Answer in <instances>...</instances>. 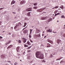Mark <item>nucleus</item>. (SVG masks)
I'll return each mask as SVG.
<instances>
[{
    "label": "nucleus",
    "instance_id": "obj_32",
    "mask_svg": "<svg viewBox=\"0 0 65 65\" xmlns=\"http://www.w3.org/2000/svg\"><path fill=\"white\" fill-rule=\"evenodd\" d=\"M24 46L25 47H28V45H26V44H25L24 45Z\"/></svg>",
    "mask_w": 65,
    "mask_h": 65
},
{
    "label": "nucleus",
    "instance_id": "obj_42",
    "mask_svg": "<svg viewBox=\"0 0 65 65\" xmlns=\"http://www.w3.org/2000/svg\"><path fill=\"white\" fill-rule=\"evenodd\" d=\"M41 46V48H43L44 46Z\"/></svg>",
    "mask_w": 65,
    "mask_h": 65
},
{
    "label": "nucleus",
    "instance_id": "obj_60",
    "mask_svg": "<svg viewBox=\"0 0 65 65\" xmlns=\"http://www.w3.org/2000/svg\"><path fill=\"white\" fill-rule=\"evenodd\" d=\"M42 36H43L44 35V34H42Z\"/></svg>",
    "mask_w": 65,
    "mask_h": 65
},
{
    "label": "nucleus",
    "instance_id": "obj_40",
    "mask_svg": "<svg viewBox=\"0 0 65 65\" xmlns=\"http://www.w3.org/2000/svg\"><path fill=\"white\" fill-rule=\"evenodd\" d=\"M63 37H65V33L64 34H63Z\"/></svg>",
    "mask_w": 65,
    "mask_h": 65
},
{
    "label": "nucleus",
    "instance_id": "obj_3",
    "mask_svg": "<svg viewBox=\"0 0 65 65\" xmlns=\"http://www.w3.org/2000/svg\"><path fill=\"white\" fill-rule=\"evenodd\" d=\"M32 8H28L27 9H26V11H32Z\"/></svg>",
    "mask_w": 65,
    "mask_h": 65
},
{
    "label": "nucleus",
    "instance_id": "obj_53",
    "mask_svg": "<svg viewBox=\"0 0 65 65\" xmlns=\"http://www.w3.org/2000/svg\"><path fill=\"white\" fill-rule=\"evenodd\" d=\"M25 52H24L23 53V55H25Z\"/></svg>",
    "mask_w": 65,
    "mask_h": 65
},
{
    "label": "nucleus",
    "instance_id": "obj_37",
    "mask_svg": "<svg viewBox=\"0 0 65 65\" xmlns=\"http://www.w3.org/2000/svg\"><path fill=\"white\" fill-rule=\"evenodd\" d=\"M57 13V11H55V12H54V13H55V14L56 13Z\"/></svg>",
    "mask_w": 65,
    "mask_h": 65
},
{
    "label": "nucleus",
    "instance_id": "obj_8",
    "mask_svg": "<svg viewBox=\"0 0 65 65\" xmlns=\"http://www.w3.org/2000/svg\"><path fill=\"white\" fill-rule=\"evenodd\" d=\"M20 46L18 47L17 48V52H19V51H20Z\"/></svg>",
    "mask_w": 65,
    "mask_h": 65
},
{
    "label": "nucleus",
    "instance_id": "obj_38",
    "mask_svg": "<svg viewBox=\"0 0 65 65\" xmlns=\"http://www.w3.org/2000/svg\"><path fill=\"white\" fill-rule=\"evenodd\" d=\"M31 46H30L29 47H28L27 48V49H29V48H30L31 47Z\"/></svg>",
    "mask_w": 65,
    "mask_h": 65
},
{
    "label": "nucleus",
    "instance_id": "obj_29",
    "mask_svg": "<svg viewBox=\"0 0 65 65\" xmlns=\"http://www.w3.org/2000/svg\"><path fill=\"white\" fill-rule=\"evenodd\" d=\"M27 58L28 59H30V56H28L27 57Z\"/></svg>",
    "mask_w": 65,
    "mask_h": 65
},
{
    "label": "nucleus",
    "instance_id": "obj_49",
    "mask_svg": "<svg viewBox=\"0 0 65 65\" xmlns=\"http://www.w3.org/2000/svg\"><path fill=\"white\" fill-rule=\"evenodd\" d=\"M1 23H2V22L0 21V25H1Z\"/></svg>",
    "mask_w": 65,
    "mask_h": 65
},
{
    "label": "nucleus",
    "instance_id": "obj_34",
    "mask_svg": "<svg viewBox=\"0 0 65 65\" xmlns=\"http://www.w3.org/2000/svg\"><path fill=\"white\" fill-rule=\"evenodd\" d=\"M42 62H44V63H45V60H43L42 61Z\"/></svg>",
    "mask_w": 65,
    "mask_h": 65
},
{
    "label": "nucleus",
    "instance_id": "obj_52",
    "mask_svg": "<svg viewBox=\"0 0 65 65\" xmlns=\"http://www.w3.org/2000/svg\"><path fill=\"white\" fill-rule=\"evenodd\" d=\"M30 41L31 42H33V41L31 40H30Z\"/></svg>",
    "mask_w": 65,
    "mask_h": 65
},
{
    "label": "nucleus",
    "instance_id": "obj_35",
    "mask_svg": "<svg viewBox=\"0 0 65 65\" xmlns=\"http://www.w3.org/2000/svg\"><path fill=\"white\" fill-rule=\"evenodd\" d=\"M6 19L7 20H8V19H9V17H7L6 18Z\"/></svg>",
    "mask_w": 65,
    "mask_h": 65
},
{
    "label": "nucleus",
    "instance_id": "obj_44",
    "mask_svg": "<svg viewBox=\"0 0 65 65\" xmlns=\"http://www.w3.org/2000/svg\"><path fill=\"white\" fill-rule=\"evenodd\" d=\"M8 34H9V35H11V33L9 32Z\"/></svg>",
    "mask_w": 65,
    "mask_h": 65
},
{
    "label": "nucleus",
    "instance_id": "obj_31",
    "mask_svg": "<svg viewBox=\"0 0 65 65\" xmlns=\"http://www.w3.org/2000/svg\"><path fill=\"white\" fill-rule=\"evenodd\" d=\"M59 7L58 6H56L55 7H54V8H58Z\"/></svg>",
    "mask_w": 65,
    "mask_h": 65
},
{
    "label": "nucleus",
    "instance_id": "obj_39",
    "mask_svg": "<svg viewBox=\"0 0 65 65\" xmlns=\"http://www.w3.org/2000/svg\"><path fill=\"white\" fill-rule=\"evenodd\" d=\"M33 30L32 29H30V34H31V33H32V31Z\"/></svg>",
    "mask_w": 65,
    "mask_h": 65
},
{
    "label": "nucleus",
    "instance_id": "obj_62",
    "mask_svg": "<svg viewBox=\"0 0 65 65\" xmlns=\"http://www.w3.org/2000/svg\"><path fill=\"white\" fill-rule=\"evenodd\" d=\"M58 9V10H61V9H60V8H59V9Z\"/></svg>",
    "mask_w": 65,
    "mask_h": 65
},
{
    "label": "nucleus",
    "instance_id": "obj_14",
    "mask_svg": "<svg viewBox=\"0 0 65 65\" xmlns=\"http://www.w3.org/2000/svg\"><path fill=\"white\" fill-rule=\"evenodd\" d=\"M1 57L2 58H3V59L5 58V55L3 54L1 55Z\"/></svg>",
    "mask_w": 65,
    "mask_h": 65
},
{
    "label": "nucleus",
    "instance_id": "obj_6",
    "mask_svg": "<svg viewBox=\"0 0 65 65\" xmlns=\"http://www.w3.org/2000/svg\"><path fill=\"white\" fill-rule=\"evenodd\" d=\"M25 3H26V1H22L20 3L21 4H23Z\"/></svg>",
    "mask_w": 65,
    "mask_h": 65
},
{
    "label": "nucleus",
    "instance_id": "obj_57",
    "mask_svg": "<svg viewBox=\"0 0 65 65\" xmlns=\"http://www.w3.org/2000/svg\"><path fill=\"white\" fill-rule=\"evenodd\" d=\"M46 36H45V37H44V38H46Z\"/></svg>",
    "mask_w": 65,
    "mask_h": 65
},
{
    "label": "nucleus",
    "instance_id": "obj_33",
    "mask_svg": "<svg viewBox=\"0 0 65 65\" xmlns=\"http://www.w3.org/2000/svg\"><path fill=\"white\" fill-rule=\"evenodd\" d=\"M19 42V43H21V41L20 40H19L18 41Z\"/></svg>",
    "mask_w": 65,
    "mask_h": 65
},
{
    "label": "nucleus",
    "instance_id": "obj_56",
    "mask_svg": "<svg viewBox=\"0 0 65 65\" xmlns=\"http://www.w3.org/2000/svg\"><path fill=\"white\" fill-rule=\"evenodd\" d=\"M47 27H46L45 28V29H47Z\"/></svg>",
    "mask_w": 65,
    "mask_h": 65
},
{
    "label": "nucleus",
    "instance_id": "obj_18",
    "mask_svg": "<svg viewBox=\"0 0 65 65\" xmlns=\"http://www.w3.org/2000/svg\"><path fill=\"white\" fill-rule=\"evenodd\" d=\"M11 42V41H8L6 43V45H7V44H9Z\"/></svg>",
    "mask_w": 65,
    "mask_h": 65
},
{
    "label": "nucleus",
    "instance_id": "obj_36",
    "mask_svg": "<svg viewBox=\"0 0 65 65\" xmlns=\"http://www.w3.org/2000/svg\"><path fill=\"white\" fill-rule=\"evenodd\" d=\"M50 57L52 58L53 57V54H51L50 55Z\"/></svg>",
    "mask_w": 65,
    "mask_h": 65
},
{
    "label": "nucleus",
    "instance_id": "obj_11",
    "mask_svg": "<svg viewBox=\"0 0 65 65\" xmlns=\"http://www.w3.org/2000/svg\"><path fill=\"white\" fill-rule=\"evenodd\" d=\"M27 32H28V30L27 29L24 30L23 31L24 34H26Z\"/></svg>",
    "mask_w": 65,
    "mask_h": 65
},
{
    "label": "nucleus",
    "instance_id": "obj_25",
    "mask_svg": "<svg viewBox=\"0 0 65 65\" xmlns=\"http://www.w3.org/2000/svg\"><path fill=\"white\" fill-rule=\"evenodd\" d=\"M21 8H18V11L19 12H20V10H21Z\"/></svg>",
    "mask_w": 65,
    "mask_h": 65
},
{
    "label": "nucleus",
    "instance_id": "obj_23",
    "mask_svg": "<svg viewBox=\"0 0 65 65\" xmlns=\"http://www.w3.org/2000/svg\"><path fill=\"white\" fill-rule=\"evenodd\" d=\"M38 7L37 6L35 7L34 6L33 7V8L34 9H37Z\"/></svg>",
    "mask_w": 65,
    "mask_h": 65
},
{
    "label": "nucleus",
    "instance_id": "obj_51",
    "mask_svg": "<svg viewBox=\"0 0 65 65\" xmlns=\"http://www.w3.org/2000/svg\"><path fill=\"white\" fill-rule=\"evenodd\" d=\"M60 6L61 7V8H63V5H61Z\"/></svg>",
    "mask_w": 65,
    "mask_h": 65
},
{
    "label": "nucleus",
    "instance_id": "obj_64",
    "mask_svg": "<svg viewBox=\"0 0 65 65\" xmlns=\"http://www.w3.org/2000/svg\"><path fill=\"white\" fill-rule=\"evenodd\" d=\"M61 8L62 9H63V8L61 7Z\"/></svg>",
    "mask_w": 65,
    "mask_h": 65
},
{
    "label": "nucleus",
    "instance_id": "obj_27",
    "mask_svg": "<svg viewBox=\"0 0 65 65\" xmlns=\"http://www.w3.org/2000/svg\"><path fill=\"white\" fill-rule=\"evenodd\" d=\"M37 5V3H36L34 4V6H36Z\"/></svg>",
    "mask_w": 65,
    "mask_h": 65
},
{
    "label": "nucleus",
    "instance_id": "obj_2",
    "mask_svg": "<svg viewBox=\"0 0 65 65\" xmlns=\"http://www.w3.org/2000/svg\"><path fill=\"white\" fill-rule=\"evenodd\" d=\"M19 24H20V23H19L18 24H17L14 27V29L15 31H19V28H18V29H16L17 28V27L18 28V27H19Z\"/></svg>",
    "mask_w": 65,
    "mask_h": 65
},
{
    "label": "nucleus",
    "instance_id": "obj_21",
    "mask_svg": "<svg viewBox=\"0 0 65 65\" xmlns=\"http://www.w3.org/2000/svg\"><path fill=\"white\" fill-rule=\"evenodd\" d=\"M59 14H60V13H58L57 14H55V15H54V17H56V15H59Z\"/></svg>",
    "mask_w": 65,
    "mask_h": 65
},
{
    "label": "nucleus",
    "instance_id": "obj_28",
    "mask_svg": "<svg viewBox=\"0 0 65 65\" xmlns=\"http://www.w3.org/2000/svg\"><path fill=\"white\" fill-rule=\"evenodd\" d=\"M26 42V39H25L24 40H23V42L24 43H25Z\"/></svg>",
    "mask_w": 65,
    "mask_h": 65
},
{
    "label": "nucleus",
    "instance_id": "obj_30",
    "mask_svg": "<svg viewBox=\"0 0 65 65\" xmlns=\"http://www.w3.org/2000/svg\"><path fill=\"white\" fill-rule=\"evenodd\" d=\"M29 37L30 38H31V34H29Z\"/></svg>",
    "mask_w": 65,
    "mask_h": 65
},
{
    "label": "nucleus",
    "instance_id": "obj_17",
    "mask_svg": "<svg viewBox=\"0 0 65 65\" xmlns=\"http://www.w3.org/2000/svg\"><path fill=\"white\" fill-rule=\"evenodd\" d=\"M31 12H30L27 13V15L28 17H30V15L31 14L30 13H31Z\"/></svg>",
    "mask_w": 65,
    "mask_h": 65
},
{
    "label": "nucleus",
    "instance_id": "obj_47",
    "mask_svg": "<svg viewBox=\"0 0 65 65\" xmlns=\"http://www.w3.org/2000/svg\"><path fill=\"white\" fill-rule=\"evenodd\" d=\"M43 46V44H41V45H40V46Z\"/></svg>",
    "mask_w": 65,
    "mask_h": 65
},
{
    "label": "nucleus",
    "instance_id": "obj_16",
    "mask_svg": "<svg viewBox=\"0 0 65 65\" xmlns=\"http://www.w3.org/2000/svg\"><path fill=\"white\" fill-rule=\"evenodd\" d=\"M64 61L63 60H61L60 62V64H63V63H64Z\"/></svg>",
    "mask_w": 65,
    "mask_h": 65
},
{
    "label": "nucleus",
    "instance_id": "obj_41",
    "mask_svg": "<svg viewBox=\"0 0 65 65\" xmlns=\"http://www.w3.org/2000/svg\"><path fill=\"white\" fill-rule=\"evenodd\" d=\"M4 8H1L0 9V10H2V9H4Z\"/></svg>",
    "mask_w": 65,
    "mask_h": 65
},
{
    "label": "nucleus",
    "instance_id": "obj_22",
    "mask_svg": "<svg viewBox=\"0 0 65 65\" xmlns=\"http://www.w3.org/2000/svg\"><path fill=\"white\" fill-rule=\"evenodd\" d=\"M27 43H28V45H31V44L30 42L29 41H28Z\"/></svg>",
    "mask_w": 65,
    "mask_h": 65
},
{
    "label": "nucleus",
    "instance_id": "obj_10",
    "mask_svg": "<svg viewBox=\"0 0 65 65\" xmlns=\"http://www.w3.org/2000/svg\"><path fill=\"white\" fill-rule=\"evenodd\" d=\"M37 11H38V12H42V11H43V10H42V9H41L39 10H37Z\"/></svg>",
    "mask_w": 65,
    "mask_h": 65
},
{
    "label": "nucleus",
    "instance_id": "obj_26",
    "mask_svg": "<svg viewBox=\"0 0 65 65\" xmlns=\"http://www.w3.org/2000/svg\"><path fill=\"white\" fill-rule=\"evenodd\" d=\"M61 18H65V17H64V15H62L61 16Z\"/></svg>",
    "mask_w": 65,
    "mask_h": 65
},
{
    "label": "nucleus",
    "instance_id": "obj_58",
    "mask_svg": "<svg viewBox=\"0 0 65 65\" xmlns=\"http://www.w3.org/2000/svg\"><path fill=\"white\" fill-rule=\"evenodd\" d=\"M11 28L12 29H13V27H11Z\"/></svg>",
    "mask_w": 65,
    "mask_h": 65
},
{
    "label": "nucleus",
    "instance_id": "obj_54",
    "mask_svg": "<svg viewBox=\"0 0 65 65\" xmlns=\"http://www.w3.org/2000/svg\"><path fill=\"white\" fill-rule=\"evenodd\" d=\"M31 52V50H29L28 51V52Z\"/></svg>",
    "mask_w": 65,
    "mask_h": 65
},
{
    "label": "nucleus",
    "instance_id": "obj_24",
    "mask_svg": "<svg viewBox=\"0 0 65 65\" xmlns=\"http://www.w3.org/2000/svg\"><path fill=\"white\" fill-rule=\"evenodd\" d=\"M26 25H27V23L26 22L24 23V25L23 26V27H25Z\"/></svg>",
    "mask_w": 65,
    "mask_h": 65
},
{
    "label": "nucleus",
    "instance_id": "obj_59",
    "mask_svg": "<svg viewBox=\"0 0 65 65\" xmlns=\"http://www.w3.org/2000/svg\"><path fill=\"white\" fill-rule=\"evenodd\" d=\"M8 62H9V63H10V61H8Z\"/></svg>",
    "mask_w": 65,
    "mask_h": 65
},
{
    "label": "nucleus",
    "instance_id": "obj_46",
    "mask_svg": "<svg viewBox=\"0 0 65 65\" xmlns=\"http://www.w3.org/2000/svg\"><path fill=\"white\" fill-rule=\"evenodd\" d=\"M12 13H13V14H16V12H12Z\"/></svg>",
    "mask_w": 65,
    "mask_h": 65
},
{
    "label": "nucleus",
    "instance_id": "obj_50",
    "mask_svg": "<svg viewBox=\"0 0 65 65\" xmlns=\"http://www.w3.org/2000/svg\"><path fill=\"white\" fill-rule=\"evenodd\" d=\"M62 58H63V57H61L60 58H59V59H60V60H61V59H62Z\"/></svg>",
    "mask_w": 65,
    "mask_h": 65
},
{
    "label": "nucleus",
    "instance_id": "obj_19",
    "mask_svg": "<svg viewBox=\"0 0 65 65\" xmlns=\"http://www.w3.org/2000/svg\"><path fill=\"white\" fill-rule=\"evenodd\" d=\"M36 31L38 33H39V32H40V30L39 29H38L37 28L36 30Z\"/></svg>",
    "mask_w": 65,
    "mask_h": 65
},
{
    "label": "nucleus",
    "instance_id": "obj_7",
    "mask_svg": "<svg viewBox=\"0 0 65 65\" xmlns=\"http://www.w3.org/2000/svg\"><path fill=\"white\" fill-rule=\"evenodd\" d=\"M15 2V1H14V0H13L11 2V5H12V4H14Z\"/></svg>",
    "mask_w": 65,
    "mask_h": 65
},
{
    "label": "nucleus",
    "instance_id": "obj_5",
    "mask_svg": "<svg viewBox=\"0 0 65 65\" xmlns=\"http://www.w3.org/2000/svg\"><path fill=\"white\" fill-rule=\"evenodd\" d=\"M46 32H47V33H48V32H50V33H51L52 32V30H51V29H49L47 30Z\"/></svg>",
    "mask_w": 65,
    "mask_h": 65
},
{
    "label": "nucleus",
    "instance_id": "obj_55",
    "mask_svg": "<svg viewBox=\"0 0 65 65\" xmlns=\"http://www.w3.org/2000/svg\"><path fill=\"white\" fill-rule=\"evenodd\" d=\"M25 29H26V28H24L22 30L23 31V30H25Z\"/></svg>",
    "mask_w": 65,
    "mask_h": 65
},
{
    "label": "nucleus",
    "instance_id": "obj_63",
    "mask_svg": "<svg viewBox=\"0 0 65 65\" xmlns=\"http://www.w3.org/2000/svg\"><path fill=\"white\" fill-rule=\"evenodd\" d=\"M53 33H57V32H53Z\"/></svg>",
    "mask_w": 65,
    "mask_h": 65
},
{
    "label": "nucleus",
    "instance_id": "obj_9",
    "mask_svg": "<svg viewBox=\"0 0 65 65\" xmlns=\"http://www.w3.org/2000/svg\"><path fill=\"white\" fill-rule=\"evenodd\" d=\"M52 20H53V19L52 18H50L48 20V22H51V21H52Z\"/></svg>",
    "mask_w": 65,
    "mask_h": 65
},
{
    "label": "nucleus",
    "instance_id": "obj_15",
    "mask_svg": "<svg viewBox=\"0 0 65 65\" xmlns=\"http://www.w3.org/2000/svg\"><path fill=\"white\" fill-rule=\"evenodd\" d=\"M47 47H51V44L48 43H47Z\"/></svg>",
    "mask_w": 65,
    "mask_h": 65
},
{
    "label": "nucleus",
    "instance_id": "obj_20",
    "mask_svg": "<svg viewBox=\"0 0 65 65\" xmlns=\"http://www.w3.org/2000/svg\"><path fill=\"white\" fill-rule=\"evenodd\" d=\"M48 42H50V43H51V44H53V42L52 41H51V40L48 41Z\"/></svg>",
    "mask_w": 65,
    "mask_h": 65
},
{
    "label": "nucleus",
    "instance_id": "obj_13",
    "mask_svg": "<svg viewBox=\"0 0 65 65\" xmlns=\"http://www.w3.org/2000/svg\"><path fill=\"white\" fill-rule=\"evenodd\" d=\"M61 41L60 40L58 39L57 40V43H58V44H60V42Z\"/></svg>",
    "mask_w": 65,
    "mask_h": 65
},
{
    "label": "nucleus",
    "instance_id": "obj_43",
    "mask_svg": "<svg viewBox=\"0 0 65 65\" xmlns=\"http://www.w3.org/2000/svg\"><path fill=\"white\" fill-rule=\"evenodd\" d=\"M60 58H58L56 59V61H58V60H60Z\"/></svg>",
    "mask_w": 65,
    "mask_h": 65
},
{
    "label": "nucleus",
    "instance_id": "obj_1",
    "mask_svg": "<svg viewBox=\"0 0 65 65\" xmlns=\"http://www.w3.org/2000/svg\"><path fill=\"white\" fill-rule=\"evenodd\" d=\"M35 56L37 58L40 59H43L44 56L43 54L41 53L40 52L37 51L35 54Z\"/></svg>",
    "mask_w": 65,
    "mask_h": 65
},
{
    "label": "nucleus",
    "instance_id": "obj_61",
    "mask_svg": "<svg viewBox=\"0 0 65 65\" xmlns=\"http://www.w3.org/2000/svg\"><path fill=\"white\" fill-rule=\"evenodd\" d=\"M38 36H40V34H38Z\"/></svg>",
    "mask_w": 65,
    "mask_h": 65
},
{
    "label": "nucleus",
    "instance_id": "obj_4",
    "mask_svg": "<svg viewBox=\"0 0 65 65\" xmlns=\"http://www.w3.org/2000/svg\"><path fill=\"white\" fill-rule=\"evenodd\" d=\"M41 19L42 20H45L47 19V17H42Z\"/></svg>",
    "mask_w": 65,
    "mask_h": 65
},
{
    "label": "nucleus",
    "instance_id": "obj_45",
    "mask_svg": "<svg viewBox=\"0 0 65 65\" xmlns=\"http://www.w3.org/2000/svg\"><path fill=\"white\" fill-rule=\"evenodd\" d=\"M3 38V37H1L0 36V39H2Z\"/></svg>",
    "mask_w": 65,
    "mask_h": 65
},
{
    "label": "nucleus",
    "instance_id": "obj_48",
    "mask_svg": "<svg viewBox=\"0 0 65 65\" xmlns=\"http://www.w3.org/2000/svg\"><path fill=\"white\" fill-rule=\"evenodd\" d=\"M17 63H16V62H15L14 63V65H17Z\"/></svg>",
    "mask_w": 65,
    "mask_h": 65
},
{
    "label": "nucleus",
    "instance_id": "obj_12",
    "mask_svg": "<svg viewBox=\"0 0 65 65\" xmlns=\"http://www.w3.org/2000/svg\"><path fill=\"white\" fill-rule=\"evenodd\" d=\"M12 45H11L9 46L7 48V49H9V48H10L11 47H12Z\"/></svg>",
    "mask_w": 65,
    "mask_h": 65
}]
</instances>
